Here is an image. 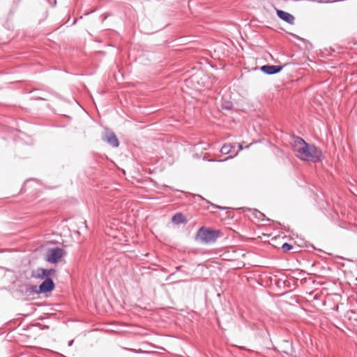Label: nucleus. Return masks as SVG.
I'll use <instances>...</instances> for the list:
<instances>
[{
	"label": "nucleus",
	"mask_w": 357,
	"mask_h": 357,
	"mask_svg": "<svg viewBox=\"0 0 357 357\" xmlns=\"http://www.w3.org/2000/svg\"><path fill=\"white\" fill-rule=\"evenodd\" d=\"M293 149L296 157L302 160L317 162L321 160V151L314 145L306 143L299 137L294 139Z\"/></svg>",
	"instance_id": "f257e3e1"
},
{
	"label": "nucleus",
	"mask_w": 357,
	"mask_h": 357,
	"mask_svg": "<svg viewBox=\"0 0 357 357\" xmlns=\"http://www.w3.org/2000/svg\"><path fill=\"white\" fill-rule=\"evenodd\" d=\"M220 235V231L219 230H211L202 227L197 231L196 238L204 243L208 244L214 243Z\"/></svg>",
	"instance_id": "f03ea898"
},
{
	"label": "nucleus",
	"mask_w": 357,
	"mask_h": 357,
	"mask_svg": "<svg viewBox=\"0 0 357 357\" xmlns=\"http://www.w3.org/2000/svg\"><path fill=\"white\" fill-rule=\"evenodd\" d=\"M66 255V252L61 248H52L47 250L45 260L52 264L58 263Z\"/></svg>",
	"instance_id": "7ed1b4c3"
},
{
	"label": "nucleus",
	"mask_w": 357,
	"mask_h": 357,
	"mask_svg": "<svg viewBox=\"0 0 357 357\" xmlns=\"http://www.w3.org/2000/svg\"><path fill=\"white\" fill-rule=\"evenodd\" d=\"M102 140L107 142L109 145L113 147H118L119 145V140L116 136V135L109 130H106L104 136L102 137Z\"/></svg>",
	"instance_id": "20e7f679"
},
{
	"label": "nucleus",
	"mask_w": 357,
	"mask_h": 357,
	"mask_svg": "<svg viewBox=\"0 0 357 357\" xmlns=\"http://www.w3.org/2000/svg\"><path fill=\"white\" fill-rule=\"evenodd\" d=\"M55 287L54 283L51 278H46L39 286L37 293H47L52 291Z\"/></svg>",
	"instance_id": "39448f33"
},
{
	"label": "nucleus",
	"mask_w": 357,
	"mask_h": 357,
	"mask_svg": "<svg viewBox=\"0 0 357 357\" xmlns=\"http://www.w3.org/2000/svg\"><path fill=\"white\" fill-rule=\"evenodd\" d=\"M282 69V66H271L265 65L261 67V70L268 75H273L280 72Z\"/></svg>",
	"instance_id": "423d86ee"
},
{
	"label": "nucleus",
	"mask_w": 357,
	"mask_h": 357,
	"mask_svg": "<svg viewBox=\"0 0 357 357\" xmlns=\"http://www.w3.org/2000/svg\"><path fill=\"white\" fill-rule=\"evenodd\" d=\"M277 15L281 20H284V22L290 24H294V17L291 14L281 10H277Z\"/></svg>",
	"instance_id": "0eeeda50"
},
{
	"label": "nucleus",
	"mask_w": 357,
	"mask_h": 357,
	"mask_svg": "<svg viewBox=\"0 0 357 357\" xmlns=\"http://www.w3.org/2000/svg\"><path fill=\"white\" fill-rule=\"evenodd\" d=\"M55 273L54 269H45V268H38L36 271V278H49L48 277Z\"/></svg>",
	"instance_id": "6e6552de"
},
{
	"label": "nucleus",
	"mask_w": 357,
	"mask_h": 357,
	"mask_svg": "<svg viewBox=\"0 0 357 357\" xmlns=\"http://www.w3.org/2000/svg\"><path fill=\"white\" fill-rule=\"evenodd\" d=\"M172 221L174 224L185 223L187 220L185 217L181 213H176L172 218Z\"/></svg>",
	"instance_id": "1a4fd4ad"
},
{
	"label": "nucleus",
	"mask_w": 357,
	"mask_h": 357,
	"mask_svg": "<svg viewBox=\"0 0 357 357\" xmlns=\"http://www.w3.org/2000/svg\"><path fill=\"white\" fill-rule=\"evenodd\" d=\"M235 146H236V144H225L222 146V148L220 149V152L225 155H227L229 153H232L233 149H234Z\"/></svg>",
	"instance_id": "9d476101"
},
{
	"label": "nucleus",
	"mask_w": 357,
	"mask_h": 357,
	"mask_svg": "<svg viewBox=\"0 0 357 357\" xmlns=\"http://www.w3.org/2000/svg\"><path fill=\"white\" fill-rule=\"evenodd\" d=\"M293 248V245L287 243H284L282 245V249L284 252H288Z\"/></svg>",
	"instance_id": "9b49d317"
},
{
	"label": "nucleus",
	"mask_w": 357,
	"mask_h": 357,
	"mask_svg": "<svg viewBox=\"0 0 357 357\" xmlns=\"http://www.w3.org/2000/svg\"><path fill=\"white\" fill-rule=\"evenodd\" d=\"M238 147H239V150L238 151H241L243 149V145L241 144H238Z\"/></svg>",
	"instance_id": "f8f14e48"
},
{
	"label": "nucleus",
	"mask_w": 357,
	"mask_h": 357,
	"mask_svg": "<svg viewBox=\"0 0 357 357\" xmlns=\"http://www.w3.org/2000/svg\"><path fill=\"white\" fill-rule=\"evenodd\" d=\"M129 350L131 351H135V350L133 349H130Z\"/></svg>",
	"instance_id": "ddd939ff"
}]
</instances>
